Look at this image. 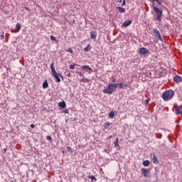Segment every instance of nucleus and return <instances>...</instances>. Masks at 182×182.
Masks as SVG:
<instances>
[{
	"label": "nucleus",
	"instance_id": "obj_1",
	"mask_svg": "<svg viewBox=\"0 0 182 182\" xmlns=\"http://www.w3.org/2000/svg\"><path fill=\"white\" fill-rule=\"evenodd\" d=\"M50 69H51V73L54 77V78L55 79L56 82L58 83H60V77H61V79H63V75H62V73H58V72H56V70H55V67L53 66V63L50 64Z\"/></svg>",
	"mask_w": 182,
	"mask_h": 182
},
{
	"label": "nucleus",
	"instance_id": "obj_2",
	"mask_svg": "<svg viewBox=\"0 0 182 182\" xmlns=\"http://www.w3.org/2000/svg\"><path fill=\"white\" fill-rule=\"evenodd\" d=\"M173 96H174V91H173V90H169L162 93V99L165 102H168V100H171Z\"/></svg>",
	"mask_w": 182,
	"mask_h": 182
},
{
	"label": "nucleus",
	"instance_id": "obj_3",
	"mask_svg": "<svg viewBox=\"0 0 182 182\" xmlns=\"http://www.w3.org/2000/svg\"><path fill=\"white\" fill-rule=\"evenodd\" d=\"M115 89H117V85H116V83H110L102 92L105 93V95H112Z\"/></svg>",
	"mask_w": 182,
	"mask_h": 182
},
{
	"label": "nucleus",
	"instance_id": "obj_4",
	"mask_svg": "<svg viewBox=\"0 0 182 182\" xmlns=\"http://www.w3.org/2000/svg\"><path fill=\"white\" fill-rule=\"evenodd\" d=\"M154 12L156 13V21H159V22H161V16H163V10L159 9L157 6H153Z\"/></svg>",
	"mask_w": 182,
	"mask_h": 182
},
{
	"label": "nucleus",
	"instance_id": "obj_5",
	"mask_svg": "<svg viewBox=\"0 0 182 182\" xmlns=\"http://www.w3.org/2000/svg\"><path fill=\"white\" fill-rule=\"evenodd\" d=\"M141 171L145 178L150 177V169L142 168Z\"/></svg>",
	"mask_w": 182,
	"mask_h": 182
},
{
	"label": "nucleus",
	"instance_id": "obj_6",
	"mask_svg": "<svg viewBox=\"0 0 182 182\" xmlns=\"http://www.w3.org/2000/svg\"><path fill=\"white\" fill-rule=\"evenodd\" d=\"M153 33L155 35V38H157L159 41H163V38H161V34H160V31H159L157 28H154Z\"/></svg>",
	"mask_w": 182,
	"mask_h": 182
},
{
	"label": "nucleus",
	"instance_id": "obj_7",
	"mask_svg": "<svg viewBox=\"0 0 182 182\" xmlns=\"http://www.w3.org/2000/svg\"><path fill=\"white\" fill-rule=\"evenodd\" d=\"M139 53H141V55H147V53H149V50L144 47H142L139 49Z\"/></svg>",
	"mask_w": 182,
	"mask_h": 182
},
{
	"label": "nucleus",
	"instance_id": "obj_8",
	"mask_svg": "<svg viewBox=\"0 0 182 182\" xmlns=\"http://www.w3.org/2000/svg\"><path fill=\"white\" fill-rule=\"evenodd\" d=\"M173 82H175V83H180V82H182V77L180 75H176L173 77Z\"/></svg>",
	"mask_w": 182,
	"mask_h": 182
},
{
	"label": "nucleus",
	"instance_id": "obj_9",
	"mask_svg": "<svg viewBox=\"0 0 182 182\" xmlns=\"http://www.w3.org/2000/svg\"><path fill=\"white\" fill-rule=\"evenodd\" d=\"M130 25H132L131 20L125 21V22L122 23V28H127V26H130Z\"/></svg>",
	"mask_w": 182,
	"mask_h": 182
},
{
	"label": "nucleus",
	"instance_id": "obj_10",
	"mask_svg": "<svg viewBox=\"0 0 182 182\" xmlns=\"http://www.w3.org/2000/svg\"><path fill=\"white\" fill-rule=\"evenodd\" d=\"M176 114H182V105L176 108Z\"/></svg>",
	"mask_w": 182,
	"mask_h": 182
},
{
	"label": "nucleus",
	"instance_id": "obj_11",
	"mask_svg": "<svg viewBox=\"0 0 182 182\" xmlns=\"http://www.w3.org/2000/svg\"><path fill=\"white\" fill-rule=\"evenodd\" d=\"M97 37V33L96 31H91L90 32L91 39H96Z\"/></svg>",
	"mask_w": 182,
	"mask_h": 182
},
{
	"label": "nucleus",
	"instance_id": "obj_12",
	"mask_svg": "<svg viewBox=\"0 0 182 182\" xmlns=\"http://www.w3.org/2000/svg\"><path fill=\"white\" fill-rule=\"evenodd\" d=\"M82 68L86 72H88L90 73V72H92V68L90 67H89V65H83Z\"/></svg>",
	"mask_w": 182,
	"mask_h": 182
},
{
	"label": "nucleus",
	"instance_id": "obj_13",
	"mask_svg": "<svg viewBox=\"0 0 182 182\" xmlns=\"http://www.w3.org/2000/svg\"><path fill=\"white\" fill-rule=\"evenodd\" d=\"M114 146L115 147V149H117V147H120V145H119V138L118 137H117L114 141Z\"/></svg>",
	"mask_w": 182,
	"mask_h": 182
},
{
	"label": "nucleus",
	"instance_id": "obj_14",
	"mask_svg": "<svg viewBox=\"0 0 182 182\" xmlns=\"http://www.w3.org/2000/svg\"><path fill=\"white\" fill-rule=\"evenodd\" d=\"M59 107H61V109H65L66 107V102L65 101L60 102L58 103Z\"/></svg>",
	"mask_w": 182,
	"mask_h": 182
},
{
	"label": "nucleus",
	"instance_id": "obj_15",
	"mask_svg": "<svg viewBox=\"0 0 182 182\" xmlns=\"http://www.w3.org/2000/svg\"><path fill=\"white\" fill-rule=\"evenodd\" d=\"M117 9H118L119 14H124L126 12V9L122 6H118Z\"/></svg>",
	"mask_w": 182,
	"mask_h": 182
},
{
	"label": "nucleus",
	"instance_id": "obj_16",
	"mask_svg": "<svg viewBox=\"0 0 182 182\" xmlns=\"http://www.w3.org/2000/svg\"><path fill=\"white\" fill-rule=\"evenodd\" d=\"M47 87H49V84L48 83V80H46L43 83V89H47Z\"/></svg>",
	"mask_w": 182,
	"mask_h": 182
},
{
	"label": "nucleus",
	"instance_id": "obj_17",
	"mask_svg": "<svg viewBox=\"0 0 182 182\" xmlns=\"http://www.w3.org/2000/svg\"><path fill=\"white\" fill-rule=\"evenodd\" d=\"M143 166H144V167H148V166H150V161L147 160L144 161Z\"/></svg>",
	"mask_w": 182,
	"mask_h": 182
},
{
	"label": "nucleus",
	"instance_id": "obj_18",
	"mask_svg": "<svg viewBox=\"0 0 182 182\" xmlns=\"http://www.w3.org/2000/svg\"><path fill=\"white\" fill-rule=\"evenodd\" d=\"M16 29H17V32H19L20 29H22V27L21 26V23H17L16 25Z\"/></svg>",
	"mask_w": 182,
	"mask_h": 182
},
{
	"label": "nucleus",
	"instance_id": "obj_19",
	"mask_svg": "<svg viewBox=\"0 0 182 182\" xmlns=\"http://www.w3.org/2000/svg\"><path fill=\"white\" fill-rule=\"evenodd\" d=\"M153 161L154 164H159V161H157V157H156V155H154L153 156Z\"/></svg>",
	"mask_w": 182,
	"mask_h": 182
},
{
	"label": "nucleus",
	"instance_id": "obj_20",
	"mask_svg": "<svg viewBox=\"0 0 182 182\" xmlns=\"http://www.w3.org/2000/svg\"><path fill=\"white\" fill-rule=\"evenodd\" d=\"M50 39L51 41H54V42H56V43H59V41L56 39V37L53 36H50Z\"/></svg>",
	"mask_w": 182,
	"mask_h": 182
},
{
	"label": "nucleus",
	"instance_id": "obj_21",
	"mask_svg": "<svg viewBox=\"0 0 182 182\" xmlns=\"http://www.w3.org/2000/svg\"><path fill=\"white\" fill-rule=\"evenodd\" d=\"M109 119H113L114 117V112H111L109 114Z\"/></svg>",
	"mask_w": 182,
	"mask_h": 182
},
{
	"label": "nucleus",
	"instance_id": "obj_22",
	"mask_svg": "<svg viewBox=\"0 0 182 182\" xmlns=\"http://www.w3.org/2000/svg\"><path fill=\"white\" fill-rule=\"evenodd\" d=\"M115 85H117V86H119V89H123L124 87V85L123 83H115Z\"/></svg>",
	"mask_w": 182,
	"mask_h": 182
},
{
	"label": "nucleus",
	"instance_id": "obj_23",
	"mask_svg": "<svg viewBox=\"0 0 182 182\" xmlns=\"http://www.w3.org/2000/svg\"><path fill=\"white\" fill-rule=\"evenodd\" d=\"M84 50L85 52H89V50H90V45H87V46L85 48Z\"/></svg>",
	"mask_w": 182,
	"mask_h": 182
},
{
	"label": "nucleus",
	"instance_id": "obj_24",
	"mask_svg": "<svg viewBox=\"0 0 182 182\" xmlns=\"http://www.w3.org/2000/svg\"><path fill=\"white\" fill-rule=\"evenodd\" d=\"M104 127L105 129H109V127H110V123L107 122L104 124Z\"/></svg>",
	"mask_w": 182,
	"mask_h": 182
},
{
	"label": "nucleus",
	"instance_id": "obj_25",
	"mask_svg": "<svg viewBox=\"0 0 182 182\" xmlns=\"http://www.w3.org/2000/svg\"><path fill=\"white\" fill-rule=\"evenodd\" d=\"M76 73L78 76H81L82 79H85V77H83V74H82V72L77 71Z\"/></svg>",
	"mask_w": 182,
	"mask_h": 182
},
{
	"label": "nucleus",
	"instance_id": "obj_26",
	"mask_svg": "<svg viewBox=\"0 0 182 182\" xmlns=\"http://www.w3.org/2000/svg\"><path fill=\"white\" fill-rule=\"evenodd\" d=\"M88 178H91V180H94L95 181H96L97 180V178H96V177L95 176H89Z\"/></svg>",
	"mask_w": 182,
	"mask_h": 182
},
{
	"label": "nucleus",
	"instance_id": "obj_27",
	"mask_svg": "<svg viewBox=\"0 0 182 182\" xmlns=\"http://www.w3.org/2000/svg\"><path fill=\"white\" fill-rule=\"evenodd\" d=\"M145 105L146 106H147L149 105V102H150V98H147L146 100H145Z\"/></svg>",
	"mask_w": 182,
	"mask_h": 182
},
{
	"label": "nucleus",
	"instance_id": "obj_28",
	"mask_svg": "<svg viewBox=\"0 0 182 182\" xmlns=\"http://www.w3.org/2000/svg\"><path fill=\"white\" fill-rule=\"evenodd\" d=\"M67 52H68L69 53H73V50L71 48H69L67 50Z\"/></svg>",
	"mask_w": 182,
	"mask_h": 182
},
{
	"label": "nucleus",
	"instance_id": "obj_29",
	"mask_svg": "<svg viewBox=\"0 0 182 182\" xmlns=\"http://www.w3.org/2000/svg\"><path fill=\"white\" fill-rule=\"evenodd\" d=\"M47 140H49V141H52V137L50 136H46Z\"/></svg>",
	"mask_w": 182,
	"mask_h": 182
},
{
	"label": "nucleus",
	"instance_id": "obj_30",
	"mask_svg": "<svg viewBox=\"0 0 182 182\" xmlns=\"http://www.w3.org/2000/svg\"><path fill=\"white\" fill-rule=\"evenodd\" d=\"M155 1H156V2H158V4H159V5H161V3L160 2V0H151V2H155Z\"/></svg>",
	"mask_w": 182,
	"mask_h": 182
},
{
	"label": "nucleus",
	"instance_id": "obj_31",
	"mask_svg": "<svg viewBox=\"0 0 182 182\" xmlns=\"http://www.w3.org/2000/svg\"><path fill=\"white\" fill-rule=\"evenodd\" d=\"M75 66H76V64L70 65V69H75Z\"/></svg>",
	"mask_w": 182,
	"mask_h": 182
},
{
	"label": "nucleus",
	"instance_id": "obj_32",
	"mask_svg": "<svg viewBox=\"0 0 182 182\" xmlns=\"http://www.w3.org/2000/svg\"><path fill=\"white\" fill-rule=\"evenodd\" d=\"M67 150H68V151H72V147L68 146V147H67Z\"/></svg>",
	"mask_w": 182,
	"mask_h": 182
},
{
	"label": "nucleus",
	"instance_id": "obj_33",
	"mask_svg": "<svg viewBox=\"0 0 182 182\" xmlns=\"http://www.w3.org/2000/svg\"><path fill=\"white\" fill-rule=\"evenodd\" d=\"M124 5H126V0H123V2L122 4V6H124Z\"/></svg>",
	"mask_w": 182,
	"mask_h": 182
},
{
	"label": "nucleus",
	"instance_id": "obj_34",
	"mask_svg": "<svg viewBox=\"0 0 182 182\" xmlns=\"http://www.w3.org/2000/svg\"><path fill=\"white\" fill-rule=\"evenodd\" d=\"M31 129H35V125L33 124H31Z\"/></svg>",
	"mask_w": 182,
	"mask_h": 182
},
{
	"label": "nucleus",
	"instance_id": "obj_35",
	"mask_svg": "<svg viewBox=\"0 0 182 182\" xmlns=\"http://www.w3.org/2000/svg\"><path fill=\"white\" fill-rule=\"evenodd\" d=\"M124 87H125V88H126V87H129V85H128V84H124Z\"/></svg>",
	"mask_w": 182,
	"mask_h": 182
},
{
	"label": "nucleus",
	"instance_id": "obj_36",
	"mask_svg": "<svg viewBox=\"0 0 182 182\" xmlns=\"http://www.w3.org/2000/svg\"><path fill=\"white\" fill-rule=\"evenodd\" d=\"M64 113H66V114L69 113V110L65 109V110L64 111Z\"/></svg>",
	"mask_w": 182,
	"mask_h": 182
},
{
	"label": "nucleus",
	"instance_id": "obj_37",
	"mask_svg": "<svg viewBox=\"0 0 182 182\" xmlns=\"http://www.w3.org/2000/svg\"><path fill=\"white\" fill-rule=\"evenodd\" d=\"M26 11H31L28 7H25Z\"/></svg>",
	"mask_w": 182,
	"mask_h": 182
},
{
	"label": "nucleus",
	"instance_id": "obj_38",
	"mask_svg": "<svg viewBox=\"0 0 182 182\" xmlns=\"http://www.w3.org/2000/svg\"><path fill=\"white\" fill-rule=\"evenodd\" d=\"M6 151H7L6 148H4V153H6Z\"/></svg>",
	"mask_w": 182,
	"mask_h": 182
},
{
	"label": "nucleus",
	"instance_id": "obj_39",
	"mask_svg": "<svg viewBox=\"0 0 182 182\" xmlns=\"http://www.w3.org/2000/svg\"><path fill=\"white\" fill-rule=\"evenodd\" d=\"M112 82H116V79H114Z\"/></svg>",
	"mask_w": 182,
	"mask_h": 182
},
{
	"label": "nucleus",
	"instance_id": "obj_40",
	"mask_svg": "<svg viewBox=\"0 0 182 182\" xmlns=\"http://www.w3.org/2000/svg\"><path fill=\"white\" fill-rule=\"evenodd\" d=\"M112 139V136H109L107 138V139Z\"/></svg>",
	"mask_w": 182,
	"mask_h": 182
},
{
	"label": "nucleus",
	"instance_id": "obj_41",
	"mask_svg": "<svg viewBox=\"0 0 182 182\" xmlns=\"http://www.w3.org/2000/svg\"><path fill=\"white\" fill-rule=\"evenodd\" d=\"M2 39H4V35H1Z\"/></svg>",
	"mask_w": 182,
	"mask_h": 182
},
{
	"label": "nucleus",
	"instance_id": "obj_42",
	"mask_svg": "<svg viewBox=\"0 0 182 182\" xmlns=\"http://www.w3.org/2000/svg\"><path fill=\"white\" fill-rule=\"evenodd\" d=\"M122 1H123V0H120L119 2H122Z\"/></svg>",
	"mask_w": 182,
	"mask_h": 182
}]
</instances>
